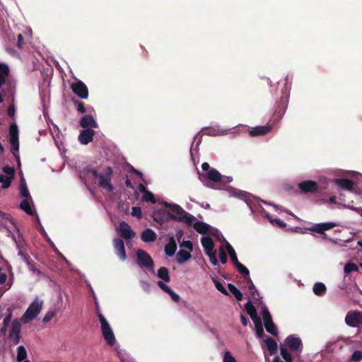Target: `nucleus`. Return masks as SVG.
Here are the masks:
<instances>
[{"label":"nucleus","instance_id":"obj_12","mask_svg":"<svg viewBox=\"0 0 362 362\" xmlns=\"http://www.w3.org/2000/svg\"><path fill=\"white\" fill-rule=\"evenodd\" d=\"M285 344L292 351H300L303 349V344L299 337H296L293 335H289L284 341Z\"/></svg>","mask_w":362,"mask_h":362},{"label":"nucleus","instance_id":"obj_35","mask_svg":"<svg viewBox=\"0 0 362 362\" xmlns=\"http://www.w3.org/2000/svg\"><path fill=\"white\" fill-rule=\"evenodd\" d=\"M239 273L247 277L246 279H248L250 277V272L248 269L243 265L242 263L239 262L237 264L235 265Z\"/></svg>","mask_w":362,"mask_h":362},{"label":"nucleus","instance_id":"obj_42","mask_svg":"<svg viewBox=\"0 0 362 362\" xmlns=\"http://www.w3.org/2000/svg\"><path fill=\"white\" fill-rule=\"evenodd\" d=\"M11 179H9V177L0 175V182L2 183V188L3 189H7L11 186V184L12 182Z\"/></svg>","mask_w":362,"mask_h":362},{"label":"nucleus","instance_id":"obj_61","mask_svg":"<svg viewBox=\"0 0 362 362\" xmlns=\"http://www.w3.org/2000/svg\"><path fill=\"white\" fill-rule=\"evenodd\" d=\"M191 257L189 251L182 250V262L187 261Z\"/></svg>","mask_w":362,"mask_h":362},{"label":"nucleus","instance_id":"obj_59","mask_svg":"<svg viewBox=\"0 0 362 362\" xmlns=\"http://www.w3.org/2000/svg\"><path fill=\"white\" fill-rule=\"evenodd\" d=\"M24 45L23 42V36L22 34L18 35V41H17V47L20 49H22Z\"/></svg>","mask_w":362,"mask_h":362},{"label":"nucleus","instance_id":"obj_20","mask_svg":"<svg viewBox=\"0 0 362 362\" xmlns=\"http://www.w3.org/2000/svg\"><path fill=\"white\" fill-rule=\"evenodd\" d=\"M264 342L265 343V344L267 347L269 354L270 356L274 355L276 353L277 349H278V345H277L276 341L272 337L267 336Z\"/></svg>","mask_w":362,"mask_h":362},{"label":"nucleus","instance_id":"obj_7","mask_svg":"<svg viewBox=\"0 0 362 362\" xmlns=\"http://www.w3.org/2000/svg\"><path fill=\"white\" fill-rule=\"evenodd\" d=\"M117 232L125 240H131L136 236V233L125 221H121L117 228Z\"/></svg>","mask_w":362,"mask_h":362},{"label":"nucleus","instance_id":"obj_48","mask_svg":"<svg viewBox=\"0 0 362 362\" xmlns=\"http://www.w3.org/2000/svg\"><path fill=\"white\" fill-rule=\"evenodd\" d=\"M21 333H15V332H11L9 334V338L12 341L13 344L14 345H17L20 342L21 339Z\"/></svg>","mask_w":362,"mask_h":362},{"label":"nucleus","instance_id":"obj_37","mask_svg":"<svg viewBox=\"0 0 362 362\" xmlns=\"http://www.w3.org/2000/svg\"><path fill=\"white\" fill-rule=\"evenodd\" d=\"M2 171L5 173V176L9 177V179L13 180L15 176V168L8 165L4 166L2 168Z\"/></svg>","mask_w":362,"mask_h":362},{"label":"nucleus","instance_id":"obj_10","mask_svg":"<svg viewBox=\"0 0 362 362\" xmlns=\"http://www.w3.org/2000/svg\"><path fill=\"white\" fill-rule=\"evenodd\" d=\"M298 187L301 192L306 193H315L319 189L317 183L313 180H305L298 184Z\"/></svg>","mask_w":362,"mask_h":362},{"label":"nucleus","instance_id":"obj_31","mask_svg":"<svg viewBox=\"0 0 362 362\" xmlns=\"http://www.w3.org/2000/svg\"><path fill=\"white\" fill-rule=\"evenodd\" d=\"M228 288L238 300L240 301L243 300V293L233 284H228Z\"/></svg>","mask_w":362,"mask_h":362},{"label":"nucleus","instance_id":"obj_27","mask_svg":"<svg viewBox=\"0 0 362 362\" xmlns=\"http://www.w3.org/2000/svg\"><path fill=\"white\" fill-rule=\"evenodd\" d=\"M196 221V218L190 214L182 209V223L188 226H193V223Z\"/></svg>","mask_w":362,"mask_h":362},{"label":"nucleus","instance_id":"obj_57","mask_svg":"<svg viewBox=\"0 0 362 362\" xmlns=\"http://www.w3.org/2000/svg\"><path fill=\"white\" fill-rule=\"evenodd\" d=\"M166 293L171 296L175 302H178L180 300V296L175 293L171 288H170Z\"/></svg>","mask_w":362,"mask_h":362},{"label":"nucleus","instance_id":"obj_30","mask_svg":"<svg viewBox=\"0 0 362 362\" xmlns=\"http://www.w3.org/2000/svg\"><path fill=\"white\" fill-rule=\"evenodd\" d=\"M29 199H23L21 204H20V208L23 210L28 215H33L34 211L32 209L31 206H30Z\"/></svg>","mask_w":362,"mask_h":362},{"label":"nucleus","instance_id":"obj_2","mask_svg":"<svg viewBox=\"0 0 362 362\" xmlns=\"http://www.w3.org/2000/svg\"><path fill=\"white\" fill-rule=\"evenodd\" d=\"M42 307V301L38 298H35L23 314L21 319L22 321L24 323H28L34 320L41 311Z\"/></svg>","mask_w":362,"mask_h":362},{"label":"nucleus","instance_id":"obj_41","mask_svg":"<svg viewBox=\"0 0 362 362\" xmlns=\"http://www.w3.org/2000/svg\"><path fill=\"white\" fill-rule=\"evenodd\" d=\"M142 200L144 202H151L153 204H155L156 202V198L154 197V195L153 194L152 192H151L149 191L146 192L143 194Z\"/></svg>","mask_w":362,"mask_h":362},{"label":"nucleus","instance_id":"obj_19","mask_svg":"<svg viewBox=\"0 0 362 362\" xmlns=\"http://www.w3.org/2000/svg\"><path fill=\"white\" fill-rule=\"evenodd\" d=\"M203 176L214 182H218L222 179V175L215 168H211L208 172L204 173Z\"/></svg>","mask_w":362,"mask_h":362},{"label":"nucleus","instance_id":"obj_4","mask_svg":"<svg viewBox=\"0 0 362 362\" xmlns=\"http://www.w3.org/2000/svg\"><path fill=\"white\" fill-rule=\"evenodd\" d=\"M113 175V169L110 166L106 167L103 173L100 174L99 176V187L103 188L108 191L109 192H112L114 190V187L111 182L112 177Z\"/></svg>","mask_w":362,"mask_h":362},{"label":"nucleus","instance_id":"obj_3","mask_svg":"<svg viewBox=\"0 0 362 362\" xmlns=\"http://www.w3.org/2000/svg\"><path fill=\"white\" fill-rule=\"evenodd\" d=\"M99 321L101 324V331L103 336L110 346H113L115 343V334L105 317L100 313L98 314Z\"/></svg>","mask_w":362,"mask_h":362},{"label":"nucleus","instance_id":"obj_8","mask_svg":"<svg viewBox=\"0 0 362 362\" xmlns=\"http://www.w3.org/2000/svg\"><path fill=\"white\" fill-rule=\"evenodd\" d=\"M71 88L72 91L81 99H86L88 97V88L81 81L72 83Z\"/></svg>","mask_w":362,"mask_h":362},{"label":"nucleus","instance_id":"obj_54","mask_svg":"<svg viewBox=\"0 0 362 362\" xmlns=\"http://www.w3.org/2000/svg\"><path fill=\"white\" fill-rule=\"evenodd\" d=\"M74 104L77 105V110L81 113H85L86 112V109L84 106V103L81 101L76 100L74 101Z\"/></svg>","mask_w":362,"mask_h":362},{"label":"nucleus","instance_id":"obj_13","mask_svg":"<svg viewBox=\"0 0 362 362\" xmlns=\"http://www.w3.org/2000/svg\"><path fill=\"white\" fill-rule=\"evenodd\" d=\"M95 134V131L90 128L83 129L78 135V141L81 144L87 145L93 141Z\"/></svg>","mask_w":362,"mask_h":362},{"label":"nucleus","instance_id":"obj_47","mask_svg":"<svg viewBox=\"0 0 362 362\" xmlns=\"http://www.w3.org/2000/svg\"><path fill=\"white\" fill-rule=\"evenodd\" d=\"M219 259L221 264H224L227 262V254L224 248L221 246L219 248Z\"/></svg>","mask_w":362,"mask_h":362},{"label":"nucleus","instance_id":"obj_52","mask_svg":"<svg viewBox=\"0 0 362 362\" xmlns=\"http://www.w3.org/2000/svg\"><path fill=\"white\" fill-rule=\"evenodd\" d=\"M223 362H236V360L232 356L230 352L226 351L223 356Z\"/></svg>","mask_w":362,"mask_h":362},{"label":"nucleus","instance_id":"obj_26","mask_svg":"<svg viewBox=\"0 0 362 362\" xmlns=\"http://www.w3.org/2000/svg\"><path fill=\"white\" fill-rule=\"evenodd\" d=\"M20 194L21 196L24 197L25 199H32L23 177L21 178L20 183Z\"/></svg>","mask_w":362,"mask_h":362},{"label":"nucleus","instance_id":"obj_18","mask_svg":"<svg viewBox=\"0 0 362 362\" xmlns=\"http://www.w3.org/2000/svg\"><path fill=\"white\" fill-rule=\"evenodd\" d=\"M193 228L197 233L206 235L210 232L211 226L206 223L196 221L193 223Z\"/></svg>","mask_w":362,"mask_h":362},{"label":"nucleus","instance_id":"obj_58","mask_svg":"<svg viewBox=\"0 0 362 362\" xmlns=\"http://www.w3.org/2000/svg\"><path fill=\"white\" fill-rule=\"evenodd\" d=\"M182 248H186L189 251H192L193 245L192 243L189 240H182Z\"/></svg>","mask_w":362,"mask_h":362},{"label":"nucleus","instance_id":"obj_16","mask_svg":"<svg viewBox=\"0 0 362 362\" xmlns=\"http://www.w3.org/2000/svg\"><path fill=\"white\" fill-rule=\"evenodd\" d=\"M334 183L342 189L353 191L354 182L349 178H337L334 180Z\"/></svg>","mask_w":362,"mask_h":362},{"label":"nucleus","instance_id":"obj_15","mask_svg":"<svg viewBox=\"0 0 362 362\" xmlns=\"http://www.w3.org/2000/svg\"><path fill=\"white\" fill-rule=\"evenodd\" d=\"M80 126L83 128H97L98 124L94 118L90 115H84L80 121Z\"/></svg>","mask_w":362,"mask_h":362},{"label":"nucleus","instance_id":"obj_21","mask_svg":"<svg viewBox=\"0 0 362 362\" xmlns=\"http://www.w3.org/2000/svg\"><path fill=\"white\" fill-rule=\"evenodd\" d=\"M156 238V233L151 228L144 230L141 234V238L145 243L154 242Z\"/></svg>","mask_w":362,"mask_h":362},{"label":"nucleus","instance_id":"obj_63","mask_svg":"<svg viewBox=\"0 0 362 362\" xmlns=\"http://www.w3.org/2000/svg\"><path fill=\"white\" fill-rule=\"evenodd\" d=\"M8 115L10 117H12L15 115V112H16V109H15V107L14 105H11L8 106Z\"/></svg>","mask_w":362,"mask_h":362},{"label":"nucleus","instance_id":"obj_40","mask_svg":"<svg viewBox=\"0 0 362 362\" xmlns=\"http://www.w3.org/2000/svg\"><path fill=\"white\" fill-rule=\"evenodd\" d=\"M262 318H263L264 324L272 321V315H271L270 312L269 311V310L267 308V307L264 306L262 308Z\"/></svg>","mask_w":362,"mask_h":362},{"label":"nucleus","instance_id":"obj_36","mask_svg":"<svg viewBox=\"0 0 362 362\" xmlns=\"http://www.w3.org/2000/svg\"><path fill=\"white\" fill-rule=\"evenodd\" d=\"M280 352L282 358L285 360V362H293L291 354L284 346L281 345L280 346Z\"/></svg>","mask_w":362,"mask_h":362},{"label":"nucleus","instance_id":"obj_39","mask_svg":"<svg viewBox=\"0 0 362 362\" xmlns=\"http://www.w3.org/2000/svg\"><path fill=\"white\" fill-rule=\"evenodd\" d=\"M245 310L247 311V313L250 316L254 315L255 314H256L257 313L255 307L254 306V305L252 304V303L250 300H248V301L247 302V303L245 305Z\"/></svg>","mask_w":362,"mask_h":362},{"label":"nucleus","instance_id":"obj_33","mask_svg":"<svg viewBox=\"0 0 362 362\" xmlns=\"http://www.w3.org/2000/svg\"><path fill=\"white\" fill-rule=\"evenodd\" d=\"M265 329L267 332L271 334L273 336H277L278 335V330L277 327L274 323L273 320L270 322H267L264 324Z\"/></svg>","mask_w":362,"mask_h":362},{"label":"nucleus","instance_id":"obj_38","mask_svg":"<svg viewBox=\"0 0 362 362\" xmlns=\"http://www.w3.org/2000/svg\"><path fill=\"white\" fill-rule=\"evenodd\" d=\"M344 270V273L348 274L351 273V272H358V267L356 264H354L353 262H348L345 264Z\"/></svg>","mask_w":362,"mask_h":362},{"label":"nucleus","instance_id":"obj_53","mask_svg":"<svg viewBox=\"0 0 362 362\" xmlns=\"http://www.w3.org/2000/svg\"><path fill=\"white\" fill-rule=\"evenodd\" d=\"M55 315V312L53 310L48 311L42 319L44 323L49 322Z\"/></svg>","mask_w":362,"mask_h":362},{"label":"nucleus","instance_id":"obj_14","mask_svg":"<svg viewBox=\"0 0 362 362\" xmlns=\"http://www.w3.org/2000/svg\"><path fill=\"white\" fill-rule=\"evenodd\" d=\"M201 243L204 248V251L206 255H209L211 252H215L214 243L212 238L209 236H204L201 239Z\"/></svg>","mask_w":362,"mask_h":362},{"label":"nucleus","instance_id":"obj_49","mask_svg":"<svg viewBox=\"0 0 362 362\" xmlns=\"http://www.w3.org/2000/svg\"><path fill=\"white\" fill-rule=\"evenodd\" d=\"M214 283H215L216 288L218 291L221 292L223 294H224L226 296L229 295L228 292L227 291L226 288L223 286V285L221 282H219L218 281H214Z\"/></svg>","mask_w":362,"mask_h":362},{"label":"nucleus","instance_id":"obj_32","mask_svg":"<svg viewBox=\"0 0 362 362\" xmlns=\"http://www.w3.org/2000/svg\"><path fill=\"white\" fill-rule=\"evenodd\" d=\"M326 291V286L323 283L318 282L313 286V292L317 296H322Z\"/></svg>","mask_w":362,"mask_h":362},{"label":"nucleus","instance_id":"obj_29","mask_svg":"<svg viewBox=\"0 0 362 362\" xmlns=\"http://www.w3.org/2000/svg\"><path fill=\"white\" fill-rule=\"evenodd\" d=\"M158 276L165 282L170 281L168 269L165 267H162L158 270Z\"/></svg>","mask_w":362,"mask_h":362},{"label":"nucleus","instance_id":"obj_9","mask_svg":"<svg viewBox=\"0 0 362 362\" xmlns=\"http://www.w3.org/2000/svg\"><path fill=\"white\" fill-rule=\"evenodd\" d=\"M347 325L355 327L362 323V313L361 312H349L345 317Z\"/></svg>","mask_w":362,"mask_h":362},{"label":"nucleus","instance_id":"obj_34","mask_svg":"<svg viewBox=\"0 0 362 362\" xmlns=\"http://www.w3.org/2000/svg\"><path fill=\"white\" fill-rule=\"evenodd\" d=\"M27 358V351L25 348L23 346H20L18 347L17 352V361L18 362L25 361Z\"/></svg>","mask_w":362,"mask_h":362},{"label":"nucleus","instance_id":"obj_45","mask_svg":"<svg viewBox=\"0 0 362 362\" xmlns=\"http://www.w3.org/2000/svg\"><path fill=\"white\" fill-rule=\"evenodd\" d=\"M254 325L257 336L259 338H262L264 334L262 321Z\"/></svg>","mask_w":362,"mask_h":362},{"label":"nucleus","instance_id":"obj_62","mask_svg":"<svg viewBox=\"0 0 362 362\" xmlns=\"http://www.w3.org/2000/svg\"><path fill=\"white\" fill-rule=\"evenodd\" d=\"M158 286L165 292H167L169 291L170 288L163 281H158Z\"/></svg>","mask_w":362,"mask_h":362},{"label":"nucleus","instance_id":"obj_17","mask_svg":"<svg viewBox=\"0 0 362 362\" xmlns=\"http://www.w3.org/2000/svg\"><path fill=\"white\" fill-rule=\"evenodd\" d=\"M272 127L270 125L257 126L251 129L249 134L251 136H262L269 133Z\"/></svg>","mask_w":362,"mask_h":362},{"label":"nucleus","instance_id":"obj_1","mask_svg":"<svg viewBox=\"0 0 362 362\" xmlns=\"http://www.w3.org/2000/svg\"><path fill=\"white\" fill-rule=\"evenodd\" d=\"M167 209H160L153 212V220L160 224L170 220L181 221V207L177 204L163 202Z\"/></svg>","mask_w":362,"mask_h":362},{"label":"nucleus","instance_id":"obj_5","mask_svg":"<svg viewBox=\"0 0 362 362\" xmlns=\"http://www.w3.org/2000/svg\"><path fill=\"white\" fill-rule=\"evenodd\" d=\"M136 264L141 268L153 269L154 263L148 253L144 250L139 249L136 251Z\"/></svg>","mask_w":362,"mask_h":362},{"label":"nucleus","instance_id":"obj_28","mask_svg":"<svg viewBox=\"0 0 362 362\" xmlns=\"http://www.w3.org/2000/svg\"><path fill=\"white\" fill-rule=\"evenodd\" d=\"M226 250H227V251L228 252L230 258L233 264L235 266V264H237L238 263L240 262L238 261V259L235 251L233 249V247L231 246V245L229 243H228V242L226 243Z\"/></svg>","mask_w":362,"mask_h":362},{"label":"nucleus","instance_id":"obj_51","mask_svg":"<svg viewBox=\"0 0 362 362\" xmlns=\"http://www.w3.org/2000/svg\"><path fill=\"white\" fill-rule=\"evenodd\" d=\"M362 359V351H355L351 356V361L354 362H359Z\"/></svg>","mask_w":362,"mask_h":362},{"label":"nucleus","instance_id":"obj_46","mask_svg":"<svg viewBox=\"0 0 362 362\" xmlns=\"http://www.w3.org/2000/svg\"><path fill=\"white\" fill-rule=\"evenodd\" d=\"M11 146V151L13 156L19 155V141H11L9 142Z\"/></svg>","mask_w":362,"mask_h":362},{"label":"nucleus","instance_id":"obj_60","mask_svg":"<svg viewBox=\"0 0 362 362\" xmlns=\"http://www.w3.org/2000/svg\"><path fill=\"white\" fill-rule=\"evenodd\" d=\"M232 177L222 175V179L219 182L224 185H226L232 182Z\"/></svg>","mask_w":362,"mask_h":362},{"label":"nucleus","instance_id":"obj_44","mask_svg":"<svg viewBox=\"0 0 362 362\" xmlns=\"http://www.w3.org/2000/svg\"><path fill=\"white\" fill-rule=\"evenodd\" d=\"M246 281H247V283L248 284V289L250 291V294L253 297H255L256 295L259 296L258 291L256 290L255 286L252 281L251 280V279L248 278V279H246Z\"/></svg>","mask_w":362,"mask_h":362},{"label":"nucleus","instance_id":"obj_64","mask_svg":"<svg viewBox=\"0 0 362 362\" xmlns=\"http://www.w3.org/2000/svg\"><path fill=\"white\" fill-rule=\"evenodd\" d=\"M271 221L274 222L276 225H278L281 228H284L286 226V223H284L283 221H281L279 218H275L274 220H272Z\"/></svg>","mask_w":362,"mask_h":362},{"label":"nucleus","instance_id":"obj_25","mask_svg":"<svg viewBox=\"0 0 362 362\" xmlns=\"http://www.w3.org/2000/svg\"><path fill=\"white\" fill-rule=\"evenodd\" d=\"M8 74V66L6 64L0 63V81L5 83Z\"/></svg>","mask_w":362,"mask_h":362},{"label":"nucleus","instance_id":"obj_24","mask_svg":"<svg viewBox=\"0 0 362 362\" xmlns=\"http://www.w3.org/2000/svg\"><path fill=\"white\" fill-rule=\"evenodd\" d=\"M177 249V245L173 239V238H171L169 243L165 246V252L168 256H173L174 255L175 251Z\"/></svg>","mask_w":362,"mask_h":362},{"label":"nucleus","instance_id":"obj_11","mask_svg":"<svg viewBox=\"0 0 362 362\" xmlns=\"http://www.w3.org/2000/svg\"><path fill=\"white\" fill-rule=\"evenodd\" d=\"M113 247L116 255L122 260L124 261L127 259V254L124 247V243L121 238H115L112 241Z\"/></svg>","mask_w":362,"mask_h":362},{"label":"nucleus","instance_id":"obj_43","mask_svg":"<svg viewBox=\"0 0 362 362\" xmlns=\"http://www.w3.org/2000/svg\"><path fill=\"white\" fill-rule=\"evenodd\" d=\"M21 324L18 320H14L11 322V332L21 333Z\"/></svg>","mask_w":362,"mask_h":362},{"label":"nucleus","instance_id":"obj_56","mask_svg":"<svg viewBox=\"0 0 362 362\" xmlns=\"http://www.w3.org/2000/svg\"><path fill=\"white\" fill-rule=\"evenodd\" d=\"M11 317H12V313H11V312H9L8 314L6 315V316L4 317V319L3 320V325H4V329H6L7 326L8 325V324L10 323V322L11 320Z\"/></svg>","mask_w":362,"mask_h":362},{"label":"nucleus","instance_id":"obj_55","mask_svg":"<svg viewBox=\"0 0 362 362\" xmlns=\"http://www.w3.org/2000/svg\"><path fill=\"white\" fill-rule=\"evenodd\" d=\"M216 251L214 252H211L209 255H206L209 257L211 263L213 265H214V266H216L218 264V260L216 259Z\"/></svg>","mask_w":362,"mask_h":362},{"label":"nucleus","instance_id":"obj_23","mask_svg":"<svg viewBox=\"0 0 362 362\" xmlns=\"http://www.w3.org/2000/svg\"><path fill=\"white\" fill-rule=\"evenodd\" d=\"M19 141L18 129L16 123L11 124L9 127V142Z\"/></svg>","mask_w":362,"mask_h":362},{"label":"nucleus","instance_id":"obj_6","mask_svg":"<svg viewBox=\"0 0 362 362\" xmlns=\"http://www.w3.org/2000/svg\"><path fill=\"white\" fill-rule=\"evenodd\" d=\"M337 224L334 222H327V223H315L310 226L308 230L315 232L321 235H323L322 238L324 240H329L330 241H333L331 238H328L327 235L325 233L326 230H330L335 226H337Z\"/></svg>","mask_w":362,"mask_h":362},{"label":"nucleus","instance_id":"obj_50","mask_svg":"<svg viewBox=\"0 0 362 362\" xmlns=\"http://www.w3.org/2000/svg\"><path fill=\"white\" fill-rule=\"evenodd\" d=\"M132 215L138 218H141L142 216L141 209L139 206H133L132 209Z\"/></svg>","mask_w":362,"mask_h":362},{"label":"nucleus","instance_id":"obj_22","mask_svg":"<svg viewBox=\"0 0 362 362\" xmlns=\"http://www.w3.org/2000/svg\"><path fill=\"white\" fill-rule=\"evenodd\" d=\"M288 101V97L287 95L281 96L279 101L277 102V107L275 112L281 116L286 112L287 109V105Z\"/></svg>","mask_w":362,"mask_h":362}]
</instances>
